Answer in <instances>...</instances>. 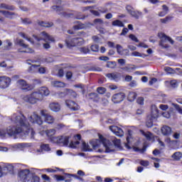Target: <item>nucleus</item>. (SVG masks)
<instances>
[{
  "label": "nucleus",
  "mask_w": 182,
  "mask_h": 182,
  "mask_svg": "<svg viewBox=\"0 0 182 182\" xmlns=\"http://www.w3.org/2000/svg\"><path fill=\"white\" fill-rule=\"evenodd\" d=\"M11 121L14 124V126H10L7 128V134L9 136H15V134L23 133L25 136L30 134L31 139H33L35 132L31 128V124L23 114H14L11 117Z\"/></svg>",
  "instance_id": "f257e3e1"
},
{
  "label": "nucleus",
  "mask_w": 182,
  "mask_h": 182,
  "mask_svg": "<svg viewBox=\"0 0 182 182\" xmlns=\"http://www.w3.org/2000/svg\"><path fill=\"white\" fill-rule=\"evenodd\" d=\"M100 146H103L105 153H112V151H114L116 147L120 149L121 141L120 139L116 138H113L111 141L103 135L99 134V139L95 141V144H92V149L96 150V147H100Z\"/></svg>",
  "instance_id": "f03ea898"
},
{
  "label": "nucleus",
  "mask_w": 182,
  "mask_h": 182,
  "mask_svg": "<svg viewBox=\"0 0 182 182\" xmlns=\"http://www.w3.org/2000/svg\"><path fill=\"white\" fill-rule=\"evenodd\" d=\"M50 95V91L47 87H41L36 91L33 92L30 95H23L22 100L27 103H31V105H35L38 102H42L43 97H48Z\"/></svg>",
  "instance_id": "7ed1b4c3"
},
{
  "label": "nucleus",
  "mask_w": 182,
  "mask_h": 182,
  "mask_svg": "<svg viewBox=\"0 0 182 182\" xmlns=\"http://www.w3.org/2000/svg\"><path fill=\"white\" fill-rule=\"evenodd\" d=\"M27 64L31 65L30 72L33 73H40V75L46 73V68L41 66V61L38 60H28Z\"/></svg>",
  "instance_id": "20e7f679"
},
{
  "label": "nucleus",
  "mask_w": 182,
  "mask_h": 182,
  "mask_svg": "<svg viewBox=\"0 0 182 182\" xmlns=\"http://www.w3.org/2000/svg\"><path fill=\"white\" fill-rule=\"evenodd\" d=\"M69 136L63 135L57 136L56 140L54 143L60 144V146H69L70 149H76L79 146V141H71L69 144Z\"/></svg>",
  "instance_id": "39448f33"
},
{
  "label": "nucleus",
  "mask_w": 182,
  "mask_h": 182,
  "mask_svg": "<svg viewBox=\"0 0 182 182\" xmlns=\"http://www.w3.org/2000/svg\"><path fill=\"white\" fill-rule=\"evenodd\" d=\"M36 169L31 168V169H22L18 171V176L19 180L23 182H28L30 177H32V174H35Z\"/></svg>",
  "instance_id": "423d86ee"
},
{
  "label": "nucleus",
  "mask_w": 182,
  "mask_h": 182,
  "mask_svg": "<svg viewBox=\"0 0 182 182\" xmlns=\"http://www.w3.org/2000/svg\"><path fill=\"white\" fill-rule=\"evenodd\" d=\"M38 133L41 136H45L46 134L51 143H55L57 139V136H55V134H56V129H50L46 131L40 129Z\"/></svg>",
  "instance_id": "0eeeda50"
},
{
  "label": "nucleus",
  "mask_w": 182,
  "mask_h": 182,
  "mask_svg": "<svg viewBox=\"0 0 182 182\" xmlns=\"http://www.w3.org/2000/svg\"><path fill=\"white\" fill-rule=\"evenodd\" d=\"M68 48H73L75 46H80L83 44V38L79 37L71 38L68 37L65 41Z\"/></svg>",
  "instance_id": "6e6552de"
},
{
  "label": "nucleus",
  "mask_w": 182,
  "mask_h": 182,
  "mask_svg": "<svg viewBox=\"0 0 182 182\" xmlns=\"http://www.w3.org/2000/svg\"><path fill=\"white\" fill-rule=\"evenodd\" d=\"M33 37L36 42H41V41H45V42H55V38L45 31L41 32L38 36L33 35Z\"/></svg>",
  "instance_id": "1a4fd4ad"
},
{
  "label": "nucleus",
  "mask_w": 182,
  "mask_h": 182,
  "mask_svg": "<svg viewBox=\"0 0 182 182\" xmlns=\"http://www.w3.org/2000/svg\"><path fill=\"white\" fill-rule=\"evenodd\" d=\"M158 36L159 38H160L161 41L159 43L160 46H161L162 48H168V45H167V41L171 43V45H174V41L173 40V38L167 36L166 34H164V33H158Z\"/></svg>",
  "instance_id": "9d476101"
},
{
  "label": "nucleus",
  "mask_w": 182,
  "mask_h": 182,
  "mask_svg": "<svg viewBox=\"0 0 182 182\" xmlns=\"http://www.w3.org/2000/svg\"><path fill=\"white\" fill-rule=\"evenodd\" d=\"M16 45H18L22 48H18V52L23 53H33V50L28 47L27 44H25V41L21 38H17L16 40Z\"/></svg>",
  "instance_id": "9b49d317"
},
{
  "label": "nucleus",
  "mask_w": 182,
  "mask_h": 182,
  "mask_svg": "<svg viewBox=\"0 0 182 182\" xmlns=\"http://www.w3.org/2000/svg\"><path fill=\"white\" fill-rule=\"evenodd\" d=\"M16 86L24 92H29L35 89V87L33 85L28 84L25 80H18L16 82Z\"/></svg>",
  "instance_id": "f8f14e48"
},
{
  "label": "nucleus",
  "mask_w": 182,
  "mask_h": 182,
  "mask_svg": "<svg viewBox=\"0 0 182 182\" xmlns=\"http://www.w3.org/2000/svg\"><path fill=\"white\" fill-rule=\"evenodd\" d=\"M152 109H154V110L152 111L151 114L147 117L146 124L147 127H153V121L157 119V116L159 114V109H157V107H156V105H153Z\"/></svg>",
  "instance_id": "ddd939ff"
},
{
  "label": "nucleus",
  "mask_w": 182,
  "mask_h": 182,
  "mask_svg": "<svg viewBox=\"0 0 182 182\" xmlns=\"http://www.w3.org/2000/svg\"><path fill=\"white\" fill-rule=\"evenodd\" d=\"M28 119L29 122L33 124H38V126L43 124V120H42V117H41V116H39L36 112H33L32 114L28 117Z\"/></svg>",
  "instance_id": "4468645a"
},
{
  "label": "nucleus",
  "mask_w": 182,
  "mask_h": 182,
  "mask_svg": "<svg viewBox=\"0 0 182 182\" xmlns=\"http://www.w3.org/2000/svg\"><path fill=\"white\" fill-rule=\"evenodd\" d=\"M12 80L8 76H0V89H8L11 86Z\"/></svg>",
  "instance_id": "2eb2a0df"
},
{
  "label": "nucleus",
  "mask_w": 182,
  "mask_h": 182,
  "mask_svg": "<svg viewBox=\"0 0 182 182\" xmlns=\"http://www.w3.org/2000/svg\"><path fill=\"white\" fill-rule=\"evenodd\" d=\"M127 12H129L130 15H132V16H133L134 18H136V19H139L140 16H143V13L141 11H135L134 9H133L130 6H127Z\"/></svg>",
  "instance_id": "dca6fc26"
},
{
  "label": "nucleus",
  "mask_w": 182,
  "mask_h": 182,
  "mask_svg": "<svg viewBox=\"0 0 182 182\" xmlns=\"http://www.w3.org/2000/svg\"><path fill=\"white\" fill-rule=\"evenodd\" d=\"M127 12H129L130 15H132V16H133L134 18H136V19H139L140 16H143V13L141 11H135L134 9H133L130 6H127Z\"/></svg>",
  "instance_id": "f3484780"
},
{
  "label": "nucleus",
  "mask_w": 182,
  "mask_h": 182,
  "mask_svg": "<svg viewBox=\"0 0 182 182\" xmlns=\"http://www.w3.org/2000/svg\"><path fill=\"white\" fill-rule=\"evenodd\" d=\"M124 97H126L124 93H117L112 95V102H113V103H121V102H123V100H124Z\"/></svg>",
  "instance_id": "a211bd4d"
},
{
  "label": "nucleus",
  "mask_w": 182,
  "mask_h": 182,
  "mask_svg": "<svg viewBox=\"0 0 182 182\" xmlns=\"http://www.w3.org/2000/svg\"><path fill=\"white\" fill-rule=\"evenodd\" d=\"M109 130H111V132H112L114 134H115L116 136H118V137H123L124 134L123 129L116 126H110Z\"/></svg>",
  "instance_id": "6ab92c4d"
},
{
  "label": "nucleus",
  "mask_w": 182,
  "mask_h": 182,
  "mask_svg": "<svg viewBox=\"0 0 182 182\" xmlns=\"http://www.w3.org/2000/svg\"><path fill=\"white\" fill-rule=\"evenodd\" d=\"M65 105L67 107H68L71 110H73L74 112H76V110H79L80 109L78 105L76 102H75V101L70 100H65Z\"/></svg>",
  "instance_id": "aec40b11"
},
{
  "label": "nucleus",
  "mask_w": 182,
  "mask_h": 182,
  "mask_svg": "<svg viewBox=\"0 0 182 182\" xmlns=\"http://www.w3.org/2000/svg\"><path fill=\"white\" fill-rule=\"evenodd\" d=\"M60 97H65V96H72L76 97V92L70 89H65L64 92H59Z\"/></svg>",
  "instance_id": "412c9836"
},
{
  "label": "nucleus",
  "mask_w": 182,
  "mask_h": 182,
  "mask_svg": "<svg viewBox=\"0 0 182 182\" xmlns=\"http://www.w3.org/2000/svg\"><path fill=\"white\" fill-rule=\"evenodd\" d=\"M106 76L109 80H114V82H119L122 79V75L118 73H108Z\"/></svg>",
  "instance_id": "4be33fe9"
},
{
  "label": "nucleus",
  "mask_w": 182,
  "mask_h": 182,
  "mask_svg": "<svg viewBox=\"0 0 182 182\" xmlns=\"http://www.w3.org/2000/svg\"><path fill=\"white\" fill-rule=\"evenodd\" d=\"M92 24H90V23H82L79 21L77 22V24H75L74 26H73V29L75 31H79L80 29H86V28H90V26H91Z\"/></svg>",
  "instance_id": "5701e85b"
},
{
  "label": "nucleus",
  "mask_w": 182,
  "mask_h": 182,
  "mask_svg": "<svg viewBox=\"0 0 182 182\" xmlns=\"http://www.w3.org/2000/svg\"><path fill=\"white\" fill-rule=\"evenodd\" d=\"M49 109L52 112H58L60 111V105L59 102H50L49 104Z\"/></svg>",
  "instance_id": "b1692460"
},
{
  "label": "nucleus",
  "mask_w": 182,
  "mask_h": 182,
  "mask_svg": "<svg viewBox=\"0 0 182 182\" xmlns=\"http://www.w3.org/2000/svg\"><path fill=\"white\" fill-rule=\"evenodd\" d=\"M161 132L163 136H170L171 134V127L164 125L161 128Z\"/></svg>",
  "instance_id": "393cba45"
},
{
  "label": "nucleus",
  "mask_w": 182,
  "mask_h": 182,
  "mask_svg": "<svg viewBox=\"0 0 182 182\" xmlns=\"http://www.w3.org/2000/svg\"><path fill=\"white\" fill-rule=\"evenodd\" d=\"M53 4H55L56 5L52 6L53 11H55V12H60V11H63V9L62 6H59L62 4L60 0H53Z\"/></svg>",
  "instance_id": "a878e982"
},
{
  "label": "nucleus",
  "mask_w": 182,
  "mask_h": 182,
  "mask_svg": "<svg viewBox=\"0 0 182 182\" xmlns=\"http://www.w3.org/2000/svg\"><path fill=\"white\" fill-rule=\"evenodd\" d=\"M0 14H2L6 18L12 19L16 16V14L8 11H0Z\"/></svg>",
  "instance_id": "bb28decb"
},
{
  "label": "nucleus",
  "mask_w": 182,
  "mask_h": 182,
  "mask_svg": "<svg viewBox=\"0 0 182 182\" xmlns=\"http://www.w3.org/2000/svg\"><path fill=\"white\" fill-rule=\"evenodd\" d=\"M104 23L105 22L102 18H96L94 20V25L96 26L97 29H101Z\"/></svg>",
  "instance_id": "cd10ccee"
},
{
  "label": "nucleus",
  "mask_w": 182,
  "mask_h": 182,
  "mask_svg": "<svg viewBox=\"0 0 182 182\" xmlns=\"http://www.w3.org/2000/svg\"><path fill=\"white\" fill-rule=\"evenodd\" d=\"M15 149H19L20 150H22V149H26V147H31V144L28 143H19L16 144L14 145Z\"/></svg>",
  "instance_id": "c85d7f7f"
},
{
  "label": "nucleus",
  "mask_w": 182,
  "mask_h": 182,
  "mask_svg": "<svg viewBox=\"0 0 182 182\" xmlns=\"http://www.w3.org/2000/svg\"><path fill=\"white\" fill-rule=\"evenodd\" d=\"M52 86L54 87H65L66 86V84L62 81H53L51 82Z\"/></svg>",
  "instance_id": "c756f323"
},
{
  "label": "nucleus",
  "mask_w": 182,
  "mask_h": 182,
  "mask_svg": "<svg viewBox=\"0 0 182 182\" xmlns=\"http://www.w3.org/2000/svg\"><path fill=\"white\" fill-rule=\"evenodd\" d=\"M0 9H7L9 11H15V6L6 4H0Z\"/></svg>",
  "instance_id": "7c9ffc66"
},
{
  "label": "nucleus",
  "mask_w": 182,
  "mask_h": 182,
  "mask_svg": "<svg viewBox=\"0 0 182 182\" xmlns=\"http://www.w3.org/2000/svg\"><path fill=\"white\" fill-rule=\"evenodd\" d=\"M44 122H46V123H48V124H52L55 122V118H53L52 115L48 114L44 118Z\"/></svg>",
  "instance_id": "2f4dec72"
},
{
  "label": "nucleus",
  "mask_w": 182,
  "mask_h": 182,
  "mask_svg": "<svg viewBox=\"0 0 182 182\" xmlns=\"http://www.w3.org/2000/svg\"><path fill=\"white\" fill-rule=\"evenodd\" d=\"M134 69H136V65H130V64L122 68V70H125V72H128V73H130V72L134 71Z\"/></svg>",
  "instance_id": "473e14b6"
},
{
  "label": "nucleus",
  "mask_w": 182,
  "mask_h": 182,
  "mask_svg": "<svg viewBox=\"0 0 182 182\" xmlns=\"http://www.w3.org/2000/svg\"><path fill=\"white\" fill-rule=\"evenodd\" d=\"M38 23L40 26H43L44 28H51V26H53V23L52 22L38 21Z\"/></svg>",
  "instance_id": "72a5a7b5"
},
{
  "label": "nucleus",
  "mask_w": 182,
  "mask_h": 182,
  "mask_svg": "<svg viewBox=\"0 0 182 182\" xmlns=\"http://www.w3.org/2000/svg\"><path fill=\"white\" fill-rule=\"evenodd\" d=\"M18 35L20 36H21V38H23V39H26V41H28V42H30V43H34L35 41H33V39L31 38V37H28V36H26V34H25V33H19Z\"/></svg>",
  "instance_id": "f704fd0d"
},
{
  "label": "nucleus",
  "mask_w": 182,
  "mask_h": 182,
  "mask_svg": "<svg viewBox=\"0 0 182 182\" xmlns=\"http://www.w3.org/2000/svg\"><path fill=\"white\" fill-rule=\"evenodd\" d=\"M136 97H137V94H136V92H129L128 95V100L129 102H134V100H136Z\"/></svg>",
  "instance_id": "c9c22d12"
},
{
  "label": "nucleus",
  "mask_w": 182,
  "mask_h": 182,
  "mask_svg": "<svg viewBox=\"0 0 182 182\" xmlns=\"http://www.w3.org/2000/svg\"><path fill=\"white\" fill-rule=\"evenodd\" d=\"M172 159L178 161L182 158V154L181 152H175L172 156Z\"/></svg>",
  "instance_id": "e433bc0d"
},
{
  "label": "nucleus",
  "mask_w": 182,
  "mask_h": 182,
  "mask_svg": "<svg viewBox=\"0 0 182 182\" xmlns=\"http://www.w3.org/2000/svg\"><path fill=\"white\" fill-rule=\"evenodd\" d=\"M81 149L82 151H90V146L85 141L82 142Z\"/></svg>",
  "instance_id": "4c0bfd02"
},
{
  "label": "nucleus",
  "mask_w": 182,
  "mask_h": 182,
  "mask_svg": "<svg viewBox=\"0 0 182 182\" xmlns=\"http://www.w3.org/2000/svg\"><path fill=\"white\" fill-rule=\"evenodd\" d=\"M112 26H119V28H123L124 24L119 20H115L112 21Z\"/></svg>",
  "instance_id": "58836bf2"
},
{
  "label": "nucleus",
  "mask_w": 182,
  "mask_h": 182,
  "mask_svg": "<svg viewBox=\"0 0 182 182\" xmlns=\"http://www.w3.org/2000/svg\"><path fill=\"white\" fill-rule=\"evenodd\" d=\"M73 87H76L80 90V92H82V95L85 94V85L83 84H76L73 85Z\"/></svg>",
  "instance_id": "ea45409f"
},
{
  "label": "nucleus",
  "mask_w": 182,
  "mask_h": 182,
  "mask_svg": "<svg viewBox=\"0 0 182 182\" xmlns=\"http://www.w3.org/2000/svg\"><path fill=\"white\" fill-rule=\"evenodd\" d=\"M159 98L161 100L162 103H166L167 102V95L163 92L159 93Z\"/></svg>",
  "instance_id": "a19ab883"
},
{
  "label": "nucleus",
  "mask_w": 182,
  "mask_h": 182,
  "mask_svg": "<svg viewBox=\"0 0 182 182\" xmlns=\"http://www.w3.org/2000/svg\"><path fill=\"white\" fill-rule=\"evenodd\" d=\"M141 134H143V136H144V137H146V139H147V140H150V139H151V137H153V135L151 134V132H144L143 130H141Z\"/></svg>",
  "instance_id": "79ce46f5"
},
{
  "label": "nucleus",
  "mask_w": 182,
  "mask_h": 182,
  "mask_svg": "<svg viewBox=\"0 0 182 182\" xmlns=\"http://www.w3.org/2000/svg\"><path fill=\"white\" fill-rule=\"evenodd\" d=\"M39 180H40V178L38 176L31 174V176H30V178L27 181V182H39Z\"/></svg>",
  "instance_id": "37998d69"
},
{
  "label": "nucleus",
  "mask_w": 182,
  "mask_h": 182,
  "mask_svg": "<svg viewBox=\"0 0 182 182\" xmlns=\"http://www.w3.org/2000/svg\"><path fill=\"white\" fill-rule=\"evenodd\" d=\"M66 176L68 178H70L71 177H74V178H76L77 180H79V181H83V178L80 176H78L76 174L67 173Z\"/></svg>",
  "instance_id": "c03bdc74"
},
{
  "label": "nucleus",
  "mask_w": 182,
  "mask_h": 182,
  "mask_svg": "<svg viewBox=\"0 0 182 182\" xmlns=\"http://www.w3.org/2000/svg\"><path fill=\"white\" fill-rule=\"evenodd\" d=\"M92 100L93 102H96L97 103L102 102V99H100V97L97 93H92Z\"/></svg>",
  "instance_id": "a18cd8bd"
},
{
  "label": "nucleus",
  "mask_w": 182,
  "mask_h": 182,
  "mask_svg": "<svg viewBox=\"0 0 182 182\" xmlns=\"http://www.w3.org/2000/svg\"><path fill=\"white\" fill-rule=\"evenodd\" d=\"M99 11L101 14H106V12L109 11V4L105 6L104 7L100 8Z\"/></svg>",
  "instance_id": "49530a36"
},
{
  "label": "nucleus",
  "mask_w": 182,
  "mask_h": 182,
  "mask_svg": "<svg viewBox=\"0 0 182 182\" xmlns=\"http://www.w3.org/2000/svg\"><path fill=\"white\" fill-rule=\"evenodd\" d=\"M106 91H107L106 88L103 87H100L97 89V92L100 95H105L106 93Z\"/></svg>",
  "instance_id": "de8ad7c7"
},
{
  "label": "nucleus",
  "mask_w": 182,
  "mask_h": 182,
  "mask_svg": "<svg viewBox=\"0 0 182 182\" xmlns=\"http://www.w3.org/2000/svg\"><path fill=\"white\" fill-rule=\"evenodd\" d=\"M124 49H123V47L120 45H117V52L119 53V55H123Z\"/></svg>",
  "instance_id": "09e8293b"
},
{
  "label": "nucleus",
  "mask_w": 182,
  "mask_h": 182,
  "mask_svg": "<svg viewBox=\"0 0 182 182\" xmlns=\"http://www.w3.org/2000/svg\"><path fill=\"white\" fill-rule=\"evenodd\" d=\"M81 53L87 54L90 52V50L87 47H82L80 48Z\"/></svg>",
  "instance_id": "8fccbe9b"
},
{
  "label": "nucleus",
  "mask_w": 182,
  "mask_h": 182,
  "mask_svg": "<svg viewBox=\"0 0 182 182\" xmlns=\"http://www.w3.org/2000/svg\"><path fill=\"white\" fill-rule=\"evenodd\" d=\"M171 105L175 107V109L177 110V112L180 114H182V109L180 107V106L177 104L175 103H171Z\"/></svg>",
  "instance_id": "3c124183"
},
{
  "label": "nucleus",
  "mask_w": 182,
  "mask_h": 182,
  "mask_svg": "<svg viewBox=\"0 0 182 182\" xmlns=\"http://www.w3.org/2000/svg\"><path fill=\"white\" fill-rule=\"evenodd\" d=\"M169 83L171 87H173V89L178 86V82L176 80H171Z\"/></svg>",
  "instance_id": "603ef678"
},
{
  "label": "nucleus",
  "mask_w": 182,
  "mask_h": 182,
  "mask_svg": "<svg viewBox=\"0 0 182 182\" xmlns=\"http://www.w3.org/2000/svg\"><path fill=\"white\" fill-rule=\"evenodd\" d=\"M21 21L24 25H31V23H32V21L28 18H21Z\"/></svg>",
  "instance_id": "864d4df0"
},
{
  "label": "nucleus",
  "mask_w": 182,
  "mask_h": 182,
  "mask_svg": "<svg viewBox=\"0 0 182 182\" xmlns=\"http://www.w3.org/2000/svg\"><path fill=\"white\" fill-rule=\"evenodd\" d=\"M41 149L43 150L44 151H49L50 150V147L49 146V144H44L41 145Z\"/></svg>",
  "instance_id": "5fc2aeb1"
},
{
  "label": "nucleus",
  "mask_w": 182,
  "mask_h": 182,
  "mask_svg": "<svg viewBox=\"0 0 182 182\" xmlns=\"http://www.w3.org/2000/svg\"><path fill=\"white\" fill-rule=\"evenodd\" d=\"M107 67L109 68L110 69H114V68H116V63L115 62H108L107 63Z\"/></svg>",
  "instance_id": "6e6d98bb"
},
{
  "label": "nucleus",
  "mask_w": 182,
  "mask_h": 182,
  "mask_svg": "<svg viewBox=\"0 0 182 182\" xmlns=\"http://www.w3.org/2000/svg\"><path fill=\"white\" fill-rule=\"evenodd\" d=\"M164 70L165 72H166V73H168V75H171L172 73H174V70H173V68H170V67H165L164 68Z\"/></svg>",
  "instance_id": "4d7b16f0"
},
{
  "label": "nucleus",
  "mask_w": 182,
  "mask_h": 182,
  "mask_svg": "<svg viewBox=\"0 0 182 182\" xmlns=\"http://www.w3.org/2000/svg\"><path fill=\"white\" fill-rule=\"evenodd\" d=\"M140 164H141V166H143L144 167H147L150 165V162H149V161L141 160L140 161Z\"/></svg>",
  "instance_id": "13d9d810"
},
{
  "label": "nucleus",
  "mask_w": 182,
  "mask_h": 182,
  "mask_svg": "<svg viewBox=\"0 0 182 182\" xmlns=\"http://www.w3.org/2000/svg\"><path fill=\"white\" fill-rule=\"evenodd\" d=\"M4 170H8V166H2L0 165V177L4 176Z\"/></svg>",
  "instance_id": "bf43d9fd"
},
{
  "label": "nucleus",
  "mask_w": 182,
  "mask_h": 182,
  "mask_svg": "<svg viewBox=\"0 0 182 182\" xmlns=\"http://www.w3.org/2000/svg\"><path fill=\"white\" fill-rule=\"evenodd\" d=\"M5 46H6V49H9L10 48L12 47V42H11V41L9 40H6Z\"/></svg>",
  "instance_id": "052dcab7"
},
{
  "label": "nucleus",
  "mask_w": 182,
  "mask_h": 182,
  "mask_svg": "<svg viewBox=\"0 0 182 182\" xmlns=\"http://www.w3.org/2000/svg\"><path fill=\"white\" fill-rule=\"evenodd\" d=\"M168 21H171V17L167 16L165 18H161V23H167Z\"/></svg>",
  "instance_id": "680f3d73"
},
{
  "label": "nucleus",
  "mask_w": 182,
  "mask_h": 182,
  "mask_svg": "<svg viewBox=\"0 0 182 182\" xmlns=\"http://www.w3.org/2000/svg\"><path fill=\"white\" fill-rule=\"evenodd\" d=\"M138 105H144V98L140 97L136 100Z\"/></svg>",
  "instance_id": "e2e57ef3"
},
{
  "label": "nucleus",
  "mask_w": 182,
  "mask_h": 182,
  "mask_svg": "<svg viewBox=\"0 0 182 182\" xmlns=\"http://www.w3.org/2000/svg\"><path fill=\"white\" fill-rule=\"evenodd\" d=\"M163 117H165L166 119H170L171 114H169L168 112H165L162 113Z\"/></svg>",
  "instance_id": "0e129e2a"
},
{
  "label": "nucleus",
  "mask_w": 182,
  "mask_h": 182,
  "mask_svg": "<svg viewBox=\"0 0 182 182\" xmlns=\"http://www.w3.org/2000/svg\"><path fill=\"white\" fill-rule=\"evenodd\" d=\"M92 15H95V16H100V11H96V10H92Z\"/></svg>",
  "instance_id": "69168bd1"
},
{
  "label": "nucleus",
  "mask_w": 182,
  "mask_h": 182,
  "mask_svg": "<svg viewBox=\"0 0 182 182\" xmlns=\"http://www.w3.org/2000/svg\"><path fill=\"white\" fill-rule=\"evenodd\" d=\"M63 127H65V124H57L55 125V129H57V130H60V129H63Z\"/></svg>",
  "instance_id": "338daca9"
},
{
  "label": "nucleus",
  "mask_w": 182,
  "mask_h": 182,
  "mask_svg": "<svg viewBox=\"0 0 182 182\" xmlns=\"http://www.w3.org/2000/svg\"><path fill=\"white\" fill-rule=\"evenodd\" d=\"M159 108L161 110H167V109H168V105H159Z\"/></svg>",
  "instance_id": "774afa93"
}]
</instances>
